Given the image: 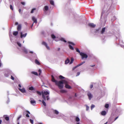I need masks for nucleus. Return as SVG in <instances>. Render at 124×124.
<instances>
[{
    "mask_svg": "<svg viewBox=\"0 0 124 124\" xmlns=\"http://www.w3.org/2000/svg\"><path fill=\"white\" fill-rule=\"evenodd\" d=\"M111 5H109L107 6V5L105 6V8L102 11L100 20L101 22L104 24L106 21L107 15L110 11V8Z\"/></svg>",
    "mask_w": 124,
    "mask_h": 124,
    "instance_id": "nucleus-1",
    "label": "nucleus"
},
{
    "mask_svg": "<svg viewBox=\"0 0 124 124\" xmlns=\"http://www.w3.org/2000/svg\"><path fill=\"white\" fill-rule=\"evenodd\" d=\"M51 77L52 81L55 83L58 86L59 88L60 89H62L63 87V84H64L63 80L62 81H60L58 82L54 79L53 75L51 76Z\"/></svg>",
    "mask_w": 124,
    "mask_h": 124,
    "instance_id": "nucleus-2",
    "label": "nucleus"
},
{
    "mask_svg": "<svg viewBox=\"0 0 124 124\" xmlns=\"http://www.w3.org/2000/svg\"><path fill=\"white\" fill-rule=\"evenodd\" d=\"M49 91H45L43 93H42V97L44 100L48 101L49 99Z\"/></svg>",
    "mask_w": 124,
    "mask_h": 124,
    "instance_id": "nucleus-3",
    "label": "nucleus"
},
{
    "mask_svg": "<svg viewBox=\"0 0 124 124\" xmlns=\"http://www.w3.org/2000/svg\"><path fill=\"white\" fill-rule=\"evenodd\" d=\"M64 84H65V87L67 88L70 89L71 88V87L68 84V82L67 79L63 80Z\"/></svg>",
    "mask_w": 124,
    "mask_h": 124,
    "instance_id": "nucleus-4",
    "label": "nucleus"
},
{
    "mask_svg": "<svg viewBox=\"0 0 124 124\" xmlns=\"http://www.w3.org/2000/svg\"><path fill=\"white\" fill-rule=\"evenodd\" d=\"M80 55L82 56V59L87 58L88 57L87 55L86 54L82 52L80 53Z\"/></svg>",
    "mask_w": 124,
    "mask_h": 124,
    "instance_id": "nucleus-5",
    "label": "nucleus"
},
{
    "mask_svg": "<svg viewBox=\"0 0 124 124\" xmlns=\"http://www.w3.org/2000/svg\"><path fill=\"white\" fill-rule=\"evenodd\" d=\"M87 95L89 99L90 100L93 98V95L92 94L89 92H87Z\"/></svg>",
    "mask_w": 124,
    "mask_h": 124,
    "instance_id": "nucleus-6",
    "label": "nucleus"
},
{
    "mask_svg": "<svg viewBox=\"0 0 124 124\" xmlns=\"http://www.w3.org/2000/svg\"><path fill=\"white\" fill-rule=\"evenodd\" d=\"M42 44L43 45L45 46L48 50H50V47L48 46L46 42L44 41L42 43Z\"/></svg>",
    "mask_w": 124,
    "mask_h": 124,
    "instance_id": "nucleus-7",
    "label": "nucleus"
},
{
    "mask_svg": "<svg viewBox=\"0 0 124 124\" xmlns=\"http://www.w3.org/2000/svg\"><path fill=\"white\" fill-rule=\"evenodd\" d=\"M29 52L31 54H33L32 56V57L34 58H37V55L36 53H33V52L32 51H30Z\"/></svg>",
    "mask_w": 124,
    "mask_h": 124,
    "instance_id": "nucleus-8",
    "label": "nucleus"
},
{
    "mask_svg": "<svg viewBox=\"0 0 124 124\" xmlns=\"http://www.w3.org/2000/svg\"><path fill=\"white\" fill-rule=\"evenodd\" d=\"M18 89L21 92L23 93H26V90L24 87H23L22 89L19 88Z\"/></svg>",
    "mask_w": 124,
    "mask_h": 124,
    "instance_id": "nucleus-9",
    "label": "nucleus"
},
{
    "mask_svg": "<svg viewBox=\"0 0 124 124\" xmlns=\"http://www.w3.org/2000/svg\"><path fill=\"white\" fill-rule=\"evenodd\" d=\"M20 38H25L26 36L27 33H25L24 34H23V32H21L20 33Z\"/></svg>",
    "mask_w": 124,
    "mask_h": 124,
    "instance_id": "nucleus-10",
    "label": "nucleus"
},
{
    "mask_svg": "<svg viewBox=\"0 0 124 124\" xmlns=\"http://www.w3.org/2000/svg\"><path fill=\"white\" fill-rule=\"evenodd\" d=\"M30 99L31 100L30 102L31 104H32L33 105H34L36 104V101L33 100V99L32 98H30Z\"/></svg>",
    "mask_w": 124,
    "mask_h": 124,
    "instance_id": "nucleus-11",
    "label": "nucleus"
},
{
    "mask_svg": "<svg viewBox=\"0 0 124 124\" xmlns=\"http://www.w3.org/2000/svg\"><path fill=\"white\" fill-rule=\"evenodd\" d=\"M89 26L91 27L94 28L95 27L96 25L94 24L93 23H89L88 24Z\"/></svg>",
    "mask_w": 124,
    "mask_h": 124,
    "instance_id": "nucleus-12",
    "label": "nucleus"
},
{
    "mask_svg": "<svg viewBox=\"0 0 124 124\" xmlns=\"http://www.w3.org/2000/svg\"><path fill=\"white\" fill-rule=\"evenodd\" d=\"M22 49L24 53L25 54H27L28 53L27 50L24 47H22Z\"/></svg>",
    "mask_w": 124,
    "mask_h": 124,
    "instance_id": "nucleus-13",
    "label": "nucleus"
},
{
    "mask_svg": "<svg viewBox=\"0 0 124 124\" xmlns=\"http://www.w3.org/2000/svg\"><path fill=\"white\" fill-rule=\"evenodd\" d=\"M32 20L33 21V23H37V19L34 16H33L32 17Z\"/></svg>",
    "mask_w": 124,
    "mask_h": 124,
    "instance_id": "nucleus-14",
    "label": "nucleus"
},
{
    "mask_svg": "<svg viewBox=\"0 0 124 124\" xmlns=\"http://www.w3.org/2000/svg\"><path fill=\"white\" fill-rule=\"evenodd\" d=\"M105 27H104L102 29L101 32V34H103L105 32Z\"/></svg>",
    "mask_w": 124,
    "mask_h": 124,
    "instance_id": "nucleus-15",
    "label": "nucleus"
},
{
    "mask_svg": "<svg viewBox=\"0 0 124 124\" xmlns=\"http://www.w3.org/2000/svg\"><path fill=\"white\" fill-rule=\"evenodd\" d=\"M35 62L36 64L38 65H40V63L39 61L37 59H36L35 60Z\"/></svg>",
    "mask_w": 124,
    "mask_h": 124,
    "instance_id": "nucleus-16",
    "label": "nucleus"
},
{
    "mask_svg": "<svg viewBox=\"0 0 124 124\" xmlns=\"http://www.w3.org/2000/svg\"><path fill=\"white\" fill-rule=\"evenodd\" d=\"M70 62V60L68 58H67L65 61V64H67Z\"/></svg>",
    "mask_w": 124,
    "mask_h": 124,
    "instance_id": "nucleus-17",
    "label": "nucleus"
},
{
    "mask_svg": "<svg viewBox=\"0 0 124 124\" xmlns=\"http://www.w3.org/2000/svg\"><path fill=\"white\" fill-rule=\"evenodd\" d=\"M53 112L54 114L56 115H57L59 113V112L56 110H54L53 111Z\"/></svg>",
    "mask_w": 124,
    "mask_h": 124,
    "instance_id": "nucleus-18",
    "label": "nucleus"
},
{
    "mask_svg": "<svg viewBox=\"0 0 124 124\" xmlns=\"http://www.w3.org/2000/svg\"><path fill=\"white\" fill-rule=\"evenodd\" d=\"M18 31H14L13 32V35L15 36H16L18 34Z\"/></svg>",
    "mask_w": 124,
    "mask_h": 124,
    "instance_id": "nucleus-19",
    "label": "nucleus"
},
{
    "mask_svg": "<svg viewBox=\"0 0 124 124\" xmlns=\"http://www.w3.org/2000/svg\"><path fill=\"white\" fill-rule=\"evenodd\" d=\"M101 115L103 116L105 115L106 114V112L105 111H103L101 113Z\"/></svg>",
    "mask_w": 124,
    "mask_h": 124,
    "instance_id": "nucleus-20",
    "label": "nucleus"
},
{
    "mask_svg": "<svg viewBox=\"0 0 124 124\" xmlns=\"http://www.w3.org/2000/svg\"><path fill=\"white\" fill-rule=\"evenodd\" d=\"M50 4L53 6L54 5V2L52 0H50Z\"/></svg>",
    "mask_w": 124,
    "mask_h": 124,
    "instance_id": "nucleus-21",
    "label": "nucleus"
},
{
    "mask_svg": "<svg viewBox=\"0 0 124 124\" xmlns=\"http://www.w3.org/2000/svg\"><path fill=\"white\" fill-rule=\"evenodd\" d=\"M75 120L76 122H78L80 121V119L78 117L76 116L75 118Z\"/></svg>",
    "mask_w": 124,
    "mask_h": 124,
    "instance_id": "nucleus-22",
    "label": "nucleus"
},
{
    "mask_svg": "<svg viewBox=\"0 0 124 124\" xmlns=\"http://www.w3.org/2000/svg\"><path fill=\"white\" fill-rule=\"evenodd\" d=\"M21 25H18L17 28V30L18 31L20 30L21 29Z\"/></svg>",
    "mask_w": 124,
    "mask_h": 124,
    "instance_id": "nucleus-23",
    "label": "nucleus"
},
{
    "mask_svg": "<svg viewBox=\"0 0 124 124\" xmlns=\"http://www.w3.org/2000/svg\"><path fill=\"white\" fill-rule=\"evenodd\" d=\"M31 73L33 74L36 75L38 76V73L35 71H32L31 72Z\"/></svg>",
    "mask_w": 124,
    "mask_h": 124,
    "instance_id": "nucleus-24",
    "label": "nucleus"
},
{
    "mask_svg": "<svg viewBox=\"0 0 124 124\" xmlns=\"http://www.w3.org/2000/svg\"><path fill=\"white\" fill-rule=\"evenodd\" d=\"M29 89L31 91H32L34 90V88L33 86H31L29 88Z\"/></svg>",
    "mask_w": 124,
    "mask_h": 124,
    "instance_id": "nucleus-25",
    "label": "nucleus"
},
{
    "mask_svg": "<svg viewBox=\"0 0 124 124\" xmlns=\"http://www.w3.org/2000/svg\"><path fill=\"white\" fill-rule=\"evenodd\" d=\"M85 62V61H83V62H82L81 63H80L79 64L77 65V66L79 67L81 65H82Z\"/></svg>",
    "mask_w": 124,
    "mask_h": 124,
    "instance_id": "nucleus-26",
    "label": "nucleus"
},
{
    "mask_svg": "<svg viewBox=\"0 0 124 124\" xmlns=\"http://www.w3.org/2000/svg\"><path fill=\"white\" fill-rule=\"evenodd\" d=\"M26 112L27 113L26 115V116L27 117H29V115L28 114H30V112L28 111H27Z\"/></svg>",
    "mask_w": 124,
    "mask_h": 124,
    "instance_id": "nucleus-27",
    "label": "nucleus"
},
{
    "mask_svg": "<svg viewBox=\"0 0 124 124\" xmlns=\"http://www.w3.org/2000/svg\"><path fill=\"white\" fill-rule=\"evenodd\" d=\"M60 40L66 43V41L63 38H61L60 39Z\"/></svg>",
    "mask_w": 124,
    "mask_h": 124,
    "instance_id": "nucleus-28",
    "label": "nucleus"
},
{
    "mask_svg": "<svg viewBox=\"0 0 124 124\" xmlns=\"http://www.w3.org/2000/svg\"><path fill=\"white\" fill-rule=\"evenodd\" d=\"M59 78L60 79H62L65 78L62 75H60L59 76Z\"/></svg>",
    "mask_w": 124,
    "mask_h": 124,
    "instance_id": "nucleus-29",
    "label": "nucleus"
},
{
    "mask_svg": "<svg viewBox=\"0 0 124 124\" xmlns=\"http://www.w3.org/2000/svg\"><path fill=\"white\" fill-rule=\"evenodd\" d=\"M69 47L72 50H74V48L70 44L69 45Z\"/></svg>",
    "mask_w": 124,
    "mask_h": 124,
    "instance_id": "nucleus-30",
    "label": "nucleus"
},
{
    "mask_svg": "<svg viewBox=\"0 0 124 124\" xmlns=\"http://www.w3.org/2000/svg\"><path fill=\"white\" fill-rule=\"evenodd\" d=\"M60 92L62 93H65L66 92V90H61L60 91Z\"/></svg>",
    "mask_w": 124,
    "mask_h": 124,
    "instance_id": "nucleus-31",
    "label": "nucleus"
},
{
    "mask_svg": "<svg viewBox=\"0 0 124 124\" xmlns=\"http://www.w3.org/2000/svg\"><path fill=\"white\" fill-rule=\"evenodd\" d=\"M95 106V105L93 104H92L91 107V109L92 110L93 108Z\"/></svg>",
    "mask_w": 124,
    "mask_h": 124,
    "instance_id": "nucleus-32",
    "label": "nucleus"
},
{
    "mask_svg": "<svg viewBox=\"0 0 124 124\" xmlns=\"http://www.w3.org/2000/svg\"><path fill=\"white\" fill-rule=\"evenodd\" d=\"M44 9L46 11H47L48 9V7L47 6H45L44 7Z\"/></svg>",
    "mask_w": 124,
    "mask_h": 124,
    "instance_id": "nucleus-33",
    "label": "nucleus"
},
{
    "mask_svg": "<svg viewBox=\"0 0 124 124\" xmlns=\"http://www.w3.org/2000/svg\"><path fill=\"white\" fill-rule=\"evenodd\" d=\"M85 106L86 107V110L87 111L88 110L89 108V107L87 105H85Z\"/></svg>",
    "mask_w": 124,
    "mask_h": 124,
    "instance_id": "nucleus-34",
    "label": "nucleus"
},
{
    "mask_svg": "<svg viewBox=\"0 0 124 124\" xmlns=\"http://www.w3.org/2000/svg\"><path fill=\"white\" fill-rule=\"evenodd\" d=\"M74 59L72 58H71V61L70 63V64H72L73 63V62L74 61Z\"/></svg>",
    "mask_w": 124,
    "mask_h": 124,
    "instance_id": "nucleus-35",
    "label": "nucleus"
},
{
    "mask_svg": "<svg viewBox=\"0 0 124 124\" xmlns=\"http://www.w3.org/2000/svg\"><path fill=\"white\" fill-rule=\"evenodd\" d=\"M22 116L21 115H20L18 117L17 119V121H19V119L22 117Z\"/></svg>",
    "mask_w": 124,
    "mask_h": 124,
    "instance_id": "nucleus-36",
    "label": "nucleus"
},
{
    "mask_svg": "<svg viewBox=\"0 0 124 124\" xmlns=\"http://www.w3.org/2000/svg\"><path fill=\"white\" fill-rule=\"evenodd\" d=\"M42 103L44 106H46V103L44 100H42Z\"/></svg>",
    "mask_w": 124,
    "mask_h": 124,
    "instance_id": "nucleus-37",
    "label": "nucleus"
},
{
    "mask_svg": "<svg viewBox=\"0 0 124 124\" xmlns=\"http://www.w3.org/2000/svg\"><path fill=\"white\" fill-rule=\"evenodd\" d=\"M109 107V104H106L105 105V107L106 108H108Z\"/></svg>",
    "mask_w": 124,
    "mask_h": 124,
    "instance_id": "nucleus-38",
    "label": "nucleus"
},
{
    "mask_svg": "<svg viewBox=\"0 0 124 124\" xmlns=\"http://www.w3.org/2000/svg\"><path fill=\"white\" fill-rule=\"evenodd\" d=\"M51 36L52 38L53 39H55L56 38V37L55 36V35H54L53 34H52L51 35Z\"/></svg>",
    "mask_w": 124,
    "mask_h": 124,
    "instance_id": "nucleus-39",
    "label": "nucleus"
},
{
    "mask_svg": "<svg viewBox=\"0 0 124 124\" xmlns=\"http://www.w3.org/2000/svg\"><path fill=\"white\" fill-rule=\"evenodd\" d=\"M60 40V38H58V37H57L55 39V40L56 41H58L59 40Z\"/></svg>",
    "mask_w": 124,
    "mask_h": 124,
    "instance_id": "nucleus-40",
    "label": "nucleus"
},
{
    "mask_svg": "<svg viewBox=\"0 0 124 124\" xmlns=\"http://www.w3.org/2000/svg\"><path fill=\"white\" fill-rule=\"evenodd\" d=\"M36 10L35 8H33V9H32L31 11V13H33L34 12V10Z\"/></svg>",
    "mask_w": 124,
    "mask_h": 124,
    "instance_id": "nucleus-41",
    "label": "nucleus"
},
{
    "mask_svg": "<svg viewBox=\"0 0 124 124\" xmlns=\"http://www.w3.org/2000/svg\"><path fill=\"white\" fill-rule=\"evenodd\" d=\"M76 51L79 53L80 54V53H81V52H80V51L79 50V49L78 48H76Z\"/></svg>",
    "mask_w": 124,
    "mask_h": 124,
    "instance_id": "nucleus-42",
    "label": "nucleus"
},
{
    "mask_svg": "<svg viewBox=\"0 0 124 124\" xmlns=\"http://www.w3.org/2000/svg\"><path fill=\"white\" fill-rule=\"evenodd\" d=\"M37 93L39 95H41V93L40 92L37 91Z\"/></svg>",
    "mask_w": 124,
    "mask_h": 124,
    "instance_id": "nucleus-43",
    "label": "nucleus"
},
{
    "mask_svg": "<svg viewBox=\"0 0 124 124\" xmlns=\"http://www.w3.org/2000/svg\"><path fill=\"white\" fill-rule=\"evenodd\" d=\"M5 119L7 121H8L9 120V117L8 116H6L5 117Z\"/></svg>",
    "mask_w": 124,
    "mask_h": 124,
    "instance_id": "nucleus-44",
    "label": "nucleus"
},
{
    "mask_svg": "<svg viewBox=\"0 0 124 124\" xmlns=\"http://www.w3.org/2000/svg\"><path fill=\"white\" fill-rule=\"evenodd\" d=\"M116 19V17L115 16H114L112 19V21H114Z\"/></svg>",
    "mask_w": 124,
    "mask_h": 124,
    "instance_id": "nucleus-45",
    "label": "nucleus"
},
{
    "mask_svg": "<svg viewBox=\"0 0 124 124\" xmlns=\"http://www.w3.org/2000/svg\"><path fill=\"white\" fill-rule=\"evenodd\" d=\"M68 43L69 44H71V45H75V44L74 43L72 42H68Z\"/></svg>",
    "mask_w": 124,
    "mask_h": 124,
    "instance_id": "nucleus-46",
    "label": "nucleus"
},
{
    "mask_svg": "<svg viewBox=\"0 0 124 124\" xmlns=\"http://www.w3.org/2000/svg\"><path fill=\"white\" fill-rule=\"evenodd\" d=\"M17 44L18 45V46L20 47L21 46V45L20 43L19 42H17Z\"/></svg>",
    "mask_w": 124,
    "mask_h": 124,
    "instance_id": "nucleus-47",
    "label": "nucleus"
},
{
    "mask_svg": "<svg viewBox=\"0 0 124 124\" xmlns=\"http://www.w3.org/2000/svg\"><path fill=\"white\" fill-rule=\"evenodd\" d=\"M38 71L39 72V75H40L41 73V70L40 69Z\"/></svg>",
    "mask_w": 124,
    "mask_h": 124,
    "instance_id": "nucleus-48",
    "label": "nucleus"
},
{
    "mask_svg": "<svg viewBox=\"0 0 124 124\" xmlns=\"http://www.w3.org/2000/svg\"><path fill=\"white\" fill-rule=\"evenodd\" d=\"M30 121L31 123V124H33V120L31 119H30Z\"/></svg>",
    "mask_w": 124,
    "mask_h": 124,
    "instance_id": "nucleus-49",
    "label": "nucleus"
},
{
    "mask_svg": "<svg viewBox=\"0 0 124 124\" xmlns=\"http://www.w3.org/2000/svg\"><path fill=\"white\" fill-rule=\"evenodd\" d=\"M10 9L12 10H13V7L11 5H10Z\"/></svg>",
    "mask_w": 124,
    "mask_h": 124,
    "instance_id": "nucleus-50",
    "label": "nucleus"
},
{
    "mask_svg": "<svg viewBox=\"0 0 124 124\" xmlns=\"http://www.w3.org/2000/svg\"><path fill=\"white\" fill-rule=\"evenodd\" d=\"M5 76L6 77H7L9 76V75L8 74H5Z\"/></svg>",
    "mask_w": 124,
    "mask_h": 124,
    "instance_id": "nucleus-51",
    "label": "nucleus"
},
{
    "mask_svg": "<svg viewBox=\"0 0 124 124\" xmlns=\"http://www.w3.org/2000/svg\"><path fill=\"white\" fill-rule=\"evenodd\" d=\"M78 67V66H77V65L76 66L74 67L73 68V70H75L76 68L77 67Z\"/></svg>",
    "mask_w": 124,
    "mask_h": 124,
    "instance_id": "nucleus-52",
    "label": "nucleus"
},
{
    "mask_svg": "<svg viewBox=\"0 0 124 124\" xmlns=\"http://www.w3.org/2000/svg\"><path fill=\"white\" fill-rule=\"evenodd\" d=\"M21 3L23 5H25V3L24 2H21Z\"/></svg>",
    "mask_w": 124,
    "mask_h": 124,
    "instance_id": "nucleus-53",
    "label": "nucleus"
},
{
    "mask_svg": "<svg viewBox=\"0 0 124 124\" xmlns=\"http://www.w3.org/2000/svg\"><path fill=\"white\" fill-rule=\"evenodd\" d=\"M80 74V72H78L77 73V75H76V76H79Z\"/></svg>",
    "mask_w": 124,
    "mask_h": 124,
    "instance_id": "nucleus-54",
    "label": "nucleus"
},
{
    "mask_svg": "<svg viewBox=\"0 0 124 124\" xmlns=\"http://www.w3.org/2000/svg\"><path fill=\"white\" fill-rule=\"evenodd\" d=\"M99 31V30H96V31H95V32L96 33H97V32H98Z\"/></svg>",
    "mask_w": 124,
    "mask_h": 124,
    "instance_id": "nucleus-55",
    "label": "nucleus"
},
{
    "mask_svg": "<svg viewBox=\"0 0 124 124\" xmlns=\"http://www.w3.org/2000/svg\"><path fill=\"white\" fill-rule=\"evenodd\" d=\"M11 78L13 80H14V78L12 76H11Z\"/></svg>",
    "mask_w": 124,
    "mask_h": 124,
    "instance_id": "nucleus-56",
    "label": "nucleus"
},
{
    "mask_svg": "<svg viewBox=\"0 0 124 124\" xmlns=\"http://www.w3.org/2000/svg\"><path fill=\"white\" fill-rule=\"evenodd\" d=\"M93 87V85H91L90 86V87L91 88H92Z\"/></svg>",
    "mask_w": 124,
    "mask_h": 124,
    "instance_id": "nucleus-57",
    "label": "nucleus"
},
{
    "mask_svg": "<svg viewBox=\"0 0 124 124\" xmlns=\"http://www.w3.org/2000/svg\"><path fill=\"white\" fill-rule=\"evenodd\" d=\"M18 86L19 87V88H21L22 87V86H21V85L20 84H19L18 85Z\"/></svg>",
    "mask_w": 124,
    "mask_h": 124,
    "instance_id": "nucleus-58",
    "label": "nucleus"
},
{
    "mask_svg": "<svg viewBox=\"0 0 124 124\" xmlns=\"http://www.w3.org/2000/svg\"><path fill=\"white\" fill-rule=\"evenodd\" d=\"M18 24V23L17 22H16L15 23V25H17Z\"/></svg>",
    "mask_w": 124,
    "mask_h": 124,
    "instance_id": "nucleus-59",
    "label": "nucleus"
},
{
    "mask_svg": "<svg viewBox=\"0 0 124 124\" xmlns=\"http://www.w3.org/2000/svg\"><path fill=\"white\" fill-rule=\"evenodd\" d=\"M19 13H20V12H21V9H19Z\"/></svg>",
    "mask_w": 124,
    "mask_h": 124,
    "instance_id": "nucleus-60",
    "label": "nucleus"
},
{
    "mask_svg": "<svg viewBox=\"0 0 124 124\" xmlns=\"http://www.w3.org/2000/svg\"><path fill=\"white\" fill-rule=\"evenodd\" d=\"M95 66V65H90V66H91V67H93L94 66Z\"/></svg>",
    "mask_w": 124,
    "mask_h": 124,
    "instance_id": "nucleus-61",
    "label": "nucleus"
},
{
    "mask_svg": "<svg viewBox=\"0 0 124 124\" xmlns=\"http://www.w3.org/2000/svg\"><path fill=\"white\" fill-rule=\"evenodd\" d=\"M118 117H116V118L115 119V121L116 120L117 118H118Z\"/></svg>",
    "mask_w": 124,
    "mask_h": 124,
    "instance_id": "nucleus-62",
    "label": "nucleus"
},
{
    "mask_svg": "<svg viewBox=\"0 0 124 124\" xmlns=\"http://www.w3.org/2000/svg\"><path fill=\"white\" fill-rule=\"evenodd\" d=\"M33 24L34 23H33L32 24L31 26V28H32V27L33 25Z\"/></svg>",
    "mask_w": 124,
    "mask_h": 124,
    "instance_id": "nucleus-63",
    "label": "nucleus"
},
{
    "mask_svg": "<svg viewBox=\"0 0 124 124\" xmlns=\"http://www.w3.org/2000/svg\"><path fill=\"white\" fill-rule=\"evenodd\" d=\"M18 124H19V121H17Z\"/></svg>",
    "mask_w": 124,
    "mask_h": 124,
    "instance_id": "nucleus-64",
    "label": "nucleus"
}]
</instances>
